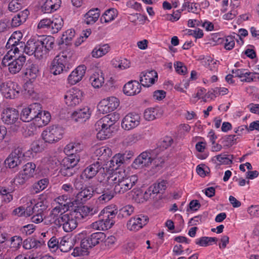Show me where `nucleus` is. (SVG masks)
I'll list each match as a JSON object with an SVG mask.
<instances>
[{"label": "nucleus", "mask_w": 259, "mask_h": 259, "mask_svg": "<svg viewBox=\"0 0 259 259\" xmlns=\"http://www.w3.org/2000/svg\"><path fill=\"white\" fill-rule=\"evenodd\" d=\"M138 180L136 175L126 177L124 170L117 169L107 175L105 183L109 186H114L115 193L123 194L132 188Z\"/></svg>", "instance_id": "f257e3e1"}, {"label": "nucleus", "mask_w": 259, "mask_h": 259, "mask_svg": "<svg viewBox=\"0 0 259 259\" xmlns=\"http://www.w3.org/2000/svg\"><path fill=\"white\" fill-rule=\"evenodd\" d=\"M72 55L71 53L64 51L56 56L51 62V72L56 75L67 72L73 66Z\"/></svg>", "instance_id": "f03ea898"}, {"label": "nucleus", "mask_w": 259, "mask_h": 259, "mask_svg": "<svg viewBox=\"0 0 259 259\" xmlns=\"http://www.w3.org/2000/svg\"><path fill=\"white\" fill-rule=\"evenodd\" d=\"M118 118V115L110 114L98 120L95 125L98 132L97 138L100 140H104L110 138L111 136L110 127Z\"/></svg>", "instance_id": "7ed1b4c3"}, {"label": "nucleus", "mask_w": 259, "mask_h": 259, "mask_svg": "<svg viewBox=\"0 0 259 259\" xmlns=\"http://www.w3.org/2000/svg\"><path fill=\"white\" fill-rule=\"evenodd\" d=\"M117 212L116 209L113 210L110 206L105 207L100 213L103 215V219L93 223L91 227L97 230H106L111 228L114 223L113 219Z\"/></svg>", "instance_id": "20e7f679"}, {"label": "nucleus", "mask_w": 259, "mask_h": 259, "mask_svg": "<svg viewBox=\"0 0 259 259\" xmlns=\"http://www.w3.org/2000/svg\"><path fill=\"white\" fill-rule=\"evenodd\" d=\"M63 128L58 125H53L47 127L41 134L45 143L54 144L62 139L64 135Z\"/></svg>", "instance_id": "39448f33"}, {"label": "nucleus", "mask_w": 259, "mask_h": 259, "mask_svg": "<svg viewBox=\"0 0 259 259\" xmlns=\"http://www.w3.org/2000/svg\"><path fill=\"white\" fill-rule=\"evenodd\" d=\"M13 54L7 53L3 58L2 64L4 66H8L10 72L12 74L18 73L22 69L26 61L24 56H20L13 59Z\"/></svg>", "instance_id": "423d86ee"}, {"label": "nucleus", "mask_w": 259, "mask_h": 259, "mask_svg": "<svg viewBox=\"0 0 259 259\" xmlns=\"http://www.w3.org/2000/svg\"><path fill=\"white\" fill-rule=\"evenodd\" d=\"M157 150H147L141 153L133 161L132 167L134 169H141L149 166L156 157Z\"/></svg>", "instance_id": "0eeeda50"}, {"label": "nucleus", "mask_w": 259, "mask_h": 259, "mask_svg": "<svg viewBox=\"0 0 259 259\" xmlns=\"http://www.w3.org/2000/svg\"><path fill=\"white\" fill-rule=\"evenodd\" d=\"M20 90L18 83L11 81L3 82L0 79V92L6 98L14 99L19 95Z\"/></svg>", "instance_id": "6e6552de"}, {"label": "nucleus", "mask_w": 259, "mask_h": 259, "mask_svg": "<svg viewBox=\"0 0 259 259\" xmlns=\"http://www.w3.org/2000/svg\"><path fill=\"white\" fill-rule=\"evenodd\" d=\"M96 191L97 193L101 194L98 198V202L100 203H105L110 201L115 193L112 190V186L108 185L105 183V180L103 182H100L97 185Z\"/></svg>", "instance_id": "1a4fd4ad"}, {"label": "nucleus", "mask_w": 259, "mask_h": 259, "mask_svg": "<svg viewBox=\"0 0 259 259\" xmlns=\"http://www.w3.org/2000/svg\"><path fill=\"white\" fill-rule=\"evenodd\" d=\"M24 157L23 149L18 147L9 154L5 161V164L9 168H16L22 163Z\"/></svg>", "instance_id": "9d476101"}, {"label": "nucleus", "mask_w": 259, "mask_h": 259, "mask_svg": "<svg viewBox=\"0 0 259 259\" xmlns=\"http://www.w3.org/2000/svg\"><path fill=\"white\" fill-rule=\"evenodd\" d=\"M41 109V106L39 103L32 104L22 109L20 114V118L24 122L33 121V124L35 118L38 116L39 111H40Z\"/></svg>", "instance_id": "9b49d317"}, {"label": "nucleus", "mask_w": 259, "mask_h": 259, "mask_svg": "<svg viewBox=\"0 0 259 259\" xmlns=\"http://www.w3.org/2000/svg\"><path fill=\"white\" fill-rule=\"evenodd\" d=\"M82 97V92L77 88H73L66 92L64 99L67 106L74 107L81 103Z\"/></svg>", "instance_id": "f8f14e48"}, {"label": "nucleus", "mask_w": 259, "mask_h": 259, "mask_svg": "<svg viewBox=\"0 0 259 259\" xmlns=\"http://www.w3.org/2000/svg\"><path fill=\"white\" fill-rule=\"evenodd\" d=\"M119 105V100L115 97H109L101 101L99 110L103 114L113 111Z\"/></svg>", "instance_id": "ddd939ff"}, {"label": "nucleus", "mask_w": 259, "mask_h": 259, "mask_svg": "<svg viewBox=\"0 0 259 259\" xmlns=\"http://www.w3.org/2000/svg\"><path fill=\"white\" fill-rule=\"evenodd\" d=\"M140 114L136 112H131L123 118L121 126L125 130H131L138 126L141 122Z\"/></svg>", "instance_id": "4468645a"}, {"label": "nucleus", "mask_w": 259, "mask_h": 259, "mask_svg": "<svg viewBox=\"0 0 259 259\" xmlns=\"http://www.w3.org/2000/svg\"><path fill=\"white\" fill-rule=\"evenodd\" d=\"M67 211L63 208L55 206L51 210L46 219L50 224L60 227L64 215L67 214L65 212Z\"/></svg>", "instance_id": "2eb2a0df"}, {"label": "nucleus", "mask_w": 259, "mask_h": 259, "mask_svg": "<svg viewBox=\"0 0 259 259\" xmlns=\"http://www.w3.org/2000/svg\"><path fill=\"white\" fill-rule=\"evenodd\" d=\"M149 221L147 215L139 214L132 218L127 223V227L131 231H138L145 226Z\"/></svg>", "instance_id": "dca6fc26"}, {"label": "nucleus", "mask_w": 259, "mask_h": 259, "mask_svg": "<svg viewBox=\"0 0 259 259\" xmlns=\"http://www.w3.org/2000/svg\"><path fill=\"white\" fill-rule=\"evenodd\" d=\"M104 237L105 234L102 232L93 233L88 237L82 239L81 245L84 247V249H88L99 244L100 241Z\"/></svg>", "instance_id": "f3484780"}, {"label": "nucleus", "mask_w": 259, "mask_h": 259, "mask_svg": "<svg viewBox=\"0 0 259 259\" xmlns=\"http://www.w3.org/2000/svg\"><path fill=\"white\" fill-rule=\"evenodd\" d=\"M19 112L15 108H7L2 114L3 122L7 125L14 124L18 119Z\"/></svg>", "instance_id": "a211bd4d"}, {"label": "nucleus", "mask_w": 259, "mask_h": 259, "mask_svg": "<svg viewBox=\"0 0 259 259\" xmlns=\"http://www.w3.org/2000/svg\"><path fill=\"white\" fill-rule=\"evenodd\" d=\"M140 78L141 85L145 87H149L157 80L158 75L155 71L150 70L142 72L140 74Z\"/></svg>", "instance_id": "6ab92c4d"}, {"label": "nucleus", "mask_w": 259, "mask_h": 259, "mask_svg": "<svg viewBox=\"0 0 259 259\" xmlns=\"http://www.w3.org/2000/svg\"><path fill=\"white\" fill-rule=\"evenodd\" d=\"M86 69V67L83 65L77 67L68 76V83L74 85L80 81L85 74Z\"/></svg>", "instance_id": "aec40b11"}, {"label": "nucleus", "mask_w": 259, "mask_h": 259, "mask_svg": "<svg viewBox=\"0 0 259 259\" xmlns=\"http://www.w3.org/2000/svg\"><path fill=\"white\" fill-rule=\"evenodd\" d=\"M76 218L73 214L67 213L64 215L61 222L63 230L66 232H70L74 230L77 226Z\"/></svg>", "instance_id": "412c9836"}, {"label": "nucleus", "mask_w": 259, "mask_h": 259, "mask_svg": "<svg viewBox=\"0 0 259 259\" xmlns=\"http://www.w3.org/2000/svg\"><path fill=\"white\" fill-rule=\"evenodd\" d=\"M41 202H37L32 205L31 207V221L35 224L41 223L43 221L44 207Z\"/></svg>", "instance_id": "4be33fe9"}, {"label": "nucleus", "mask_w": 259, "mask_h": 259, "mask_svg": "<svg viewBox=\"0 0 259 259\" xmlns=\"http://www.w3.org/2000/svg\"><path fill=\"white\" fill-rule=\"evenodd\" d=\"M102 167V163L97 161L88 166L82 172V176L87 179H91L96 176Z\"/></svg>", "instance_id": "5701e85b"}, {"label": "nucleus", "mask_w": 259, "mask_h": 259, "mask_svg": "<svg viewBox=\"0 0 259 259\" xmlns=\"http://www.w3.org/2000/svg\"><path fill=\"white\" fill-rule=\"evenodd\" d=\"M91 111L88 107L74 111L72 114V119L75 122L82 123L89 119Z\"/></svg>", "instance_id": "b1692460"}, {"label": "nucleus", "mask_w": 259, "mask_h": 259, "mask_svg": "<svg viewBox=\"0 0 259 259\" xmlns=\"http://www.w3.org/2000/svg\"><path fill=\"white\" fill-rule=\"evenodd\" d=\"M141 85L137 80H131L123 87V93L127 96H134L140 93Z\"/></svg>", "instance_id": "393cba45"}, {"label": "nucleus", "mask_w": 259, "mask_h": 259, "mask_svg": "<svg viewBox=\"0 0 259 259\" xmlns=\"http://www.w3.org/2000/svg\"><path fill=\"white\" fill-rule=\"evenodd\" d=\"M98 209L83 205L78 207L74 211L75 217L79 219H83L87 216H92L98 212Z\"/></svg>", "instance_id": "a878e982"}, {"label": "nucleus", "mask_w": 259, "mask_h": 259, "mask_svg": "<svg viewBox=\"0 0 259 259\" xmlns=\"http://www.w3.org/2000/svg\"><path fill=\"white\" fill-rule=\"evenodd\" d=\"M100 16V10L99 9H92L84 15L83 22L87 25H93L98 21Z\"/></svg>", "instance_id": "bb28decb"}, {"label": "nucleus", "mask_w": 259, "mask_h": 259, "mask_svg": "<svg viewBox=\"0 0 259 259\" xmlns=\"http://www.w3.org/2000/svg\"><path fill=\"white\" fill-rule=\"evenodd\" d=\"M95 156L98 157L99 162L106 161L112 155V151L110 148L106 146H102L96 148L94 152Z\"/></svg>", "instance_id": "cd10ccee"}, {"label": "nucleus", "mask_w": 259, "mask_h": 259, "mask_svg": "<svg viewBox=\"0 0 259 259\" xmlns=\"http://www.w3.org/2000/svg\"><path fill=\"white\" fill-rule=\"evenodd\" d=\"M55 201L57 203V207L63 208L64 209L69 210L70 208L74 205L73 202L71 201L70 195L63 194L57 197Z\"/></svg>", "instance_id": "c85d7f7f"}, {"label": "nucleus", "mask_w": 259, "mask_h": 259, "mask_svg": "<svg viewBox=\"0 0 259 259\" xmlns=\"http://www.w3.org/2000/svg\"><path fill=\"white\" fill-rule=\"evenodd\" d=\"M29 15V11L27 9L17 13L12 19L11 25L13 27L19 26L24 23Z\"/></svg>", "instance_id": "c756f323"}, {"label": "nucleus", "mask_w": 259, "mask_h": 259, "mask_svg": "<svg viewBox=\"0 0 259 259\" xmlns=\"http://www.w3.org/2000/svg\"><path fill=\"white\" fill-rule=\"evenodd\" d=\"M61 0H46L42 6V11L46 13H50L58 10L61 5Z\"/></svg>", "instance_id": "7c9ffc66"}, {"label": "nucleus", "mask_w": 259, "mask_h": 259, "mask_svg": "<svg viewBox=\"0 0 259 259\" xmlns=\"http://www.w3.org/2000/svg\"><path fill=\"white\" fill-rule=\"evenodd\" d=\"M167 182L165 180H158L155 183L150 186L146 193H149L150 195L153 194H157L164 191L166 188Z\"/></svg>", "instance_id": "2f4dec72"}, {"label": "nucleus", "mask_w": 259, "mask_h": 259, "mask_svg": "<svg viewBox=\"0 0 259 259\" xmlns=\"http://www.w3.org/2000/svg\"><path fill=\"white\" fill-rule=\"evenodd\" d=\"M110 50V47L107 44H100L96 46L92 52L94 58H99L106 55Z\"/></svg>", "instance_id": "473e14b6"}, {"label": "nucleus", "mask_w": 259, "mask_h": 259, "mask_svg": "<svg viewBox=\"0 0 259 259\" xmlns=\"http://www.w3.org/2000/svg\"><path fill=\"white\" fill-rule=\"evenodd\" d=\"M30 205H28L26 208L23 206H19L13 210L12 214L19 217H28L30 216L31 213V207L33 205L32 200H29Z\"/></svg>", "instance_id": "72a5a7b5"}, {"label": "nucleus", "mask_w": 259, "mask_h": 259, "mask_svg": "<svg viewBox=\"0 0 259 259\" xmlns=\"http://www.w3.org/2000/svg\"><path fill=\"white\" fill-rule=\"evenodd\" d=\"M92 85L95 88L101 87L104 83V77L101 71L93 73L90 78Z\"/></svg>", "instance_id": "f704fd0d"}, {"label": "nucleus", "mask_w": 259, "mask_h": 259, "mask_svg": "<svg viewBox=\"0 0 259 259\" xmlns=\"http://www.w3.org/2000/svg\"><path fill=\"white\" fill-rule=\"evenodd\" d=\"M45 244L42 240H37L35 238H28L23 242V247L25 249L37 248Z\"/></svg>", "instance_id": "c9c22d12"}, {"label": "nucleus", "mask_w": 259, "mask_h": 259, "mask_svg": "<svg viewBox=\"0 0 259 259\" xmlns=\"http://www.w3.org/2000/svg\"><path fill=\"white\" fill-rule=\"evenodd\" d=\"M112 65L115 68L120 70H124L128 68L131 66V62L126 58L117 57L112 60Z\"/></svg>", "instance_id": "e433bc0d"}, {"label": "nucleus", "mask_w": 259, "mask_h": 259, "mask_svg": "<svg viewBox=\"0 0 259 259\" xmlns=\"http://www.w3.org/2000/svg\"><path fill=\"white\" fill-rule=\"evenodd\" d=\"M50 31L52 33H57L63 25V19L59 16H56L51 19Z\"/></svg>", "instance_id": "4c0bfd02"}, {"label": "nucleus", "mask_w": 259, "mask_h": 259, "mask_svg": "<svg viewBox=\"0 0 259 259\" xmlns=\"http://www.w3.org/2000/svg\"><path fill=\"white\" fill-rule=\"evenodd\" d=\"M79 160V157L78 155H71L64 158L62 162L61 165L64 167L74 168L77 165Z\"/></svg>", "instance_id": "58836bf2"}, {"label": "nucleus", "mask_w": 259, "mask_h": 259, "mask_svg": "<svg viewBox=\"0 0 259 259\" xmlns=\"http://www.w3.org/2000/svg\"><path fill=\"white\" fill-rule=\"evenodd\" d=\"M93 194V189L90 187H87L78 192L76 197L77 200L84 202L92 197Z\"/></svg>", "instance_id": "ea45409f"}, {"label": "nucleus", "mask_w": 259, "mask_h": 259, "mask_svg": "<svg viewBox=\"0 0 259 259\" xmlns=\"http://www.w3.org/2000/svg\"><path fill=\"white\" fill-rule=\"evenodd\" d=\"M81 148L79 143H70L64 148V151L68 156L76 155V153L81 151Z\"/></svg>", "instance_id": "a19ab883"}, {"label": "nucleus", "mask_w": 259, "mask_h": 259, "mask_svg": "<svg viewBox=\"0 0 259 259\" xmlns=\"http://www.w3.org/2000/svg\"><path fill=\"white\" fill-rule=\"evenodd\" d=\"M117 16V12L115 9H109L102 15L100 21L101 23H109L115 19Z\"/></svg>", "instance_id": "79ce46f5"}, {"label": "nucleus", "mask_w": 259, "mask_h": 259, "mask_svg": "<svg viewBox=\"0 0 259 259\" xmlns=\"http://www.w3.org/2000/svg\"><path fill=\"white\" fill-rule=\"evenodd\" d=\"M18 45H19L21 47V45L19 44V42L11 36L6 46L7 49H10L7 53H10V54H16L19 51L18 48L17 47Z\"/></svg>", "instance_id": "37998d69"}, {"label": "nucleus", "mask_w": 259, "mask_h": 259, "mask_svg": "<svg viewBox=\"0 0 259 259\" xmlns=\"http://www.w3.org/2000/svg\"><path fill=\"white\" fill-rule=\"evenodd\" d=\"M36 165L34 163L28 162L23 167V170L21 171L25 177L29 179L33 177L35 174Z\"/></svg>", "instance_id": "c03bdc74"}, {"label": "nucleus", "mask_w": 259, "mask_h": 259, "mask_svg": "<svg viewBox=\"0 0 259 259\" xmlns=\"http://www.w3.org/2000/svg\"><path fill=\"white\" fill-rule=\"evenodd\" d=\"M41 46L44 48L47 53L53 48L54 45V38L51 36H48L40 39H38Z\"/></svg>", "instance_id": "a18cd8bd"}, {"label": "nucleus", "mask_w": 259, "mask_h": 259, "mask_svg": "<svg viewBox=\"0 0 259 259\" xmlns=\"http://www.w3.org/2000/svg\"><path fill=\"white\" fill-rule=\"evenodd\" d=\"M218 239L215 237H202L195 239V243L200 246H207L212 242H216Z\"/></svg>", "instance_id": "49530a36"}, {"label": "nucleus", "mask_w": 259, "mask_h": 259, "mask_svg": "<svg viewBox=\"0 0 259 259\" xmlns=\"http://www.w3.org/2000/svg\"><path fill=\"white\" fill-rule=\"evenodd\" d=\"M38 73V69L37 67L34 64H31L27 68L25 75L30 81H31L36 78Z\"/></svg>", "instance_id": "de8ad7c7"}, {"label": "nucleus", "mask_w": 259, "mask_h": 259, "mask_svg": "<svg viewBox=\"0 0 259 259\" xmlns=\"http://www.w3.org/2000/svg\"><path fill=\"white\" fill-rule=\"evenodd\" d=\"M49 184V180L47 178L42 179L38 181L33 185L34 192L38 193L44 190Z\"/></svg>", "instance_id": "09e8293b"}, {"label": "nucleus", "mask_w": 259, "mask_h": 259, "mask_svg": "<svg viewBox=\"0 0 259 259\" xmlns=\"http://www.w3.org/2000/svg\"><path fill=\"white\" fill-rule=\"evenodd\" d=\"M36 40H37L34 39L28 40L26 44L25 45L23 51L29 56L34 55L36 49L35 46Z\"/></svg>", "instance_id": "8fccbe9b"}, {"label": "nucleus", "mask_w": 259, "mask_h": 259, "mask_svg": "<svg viewBox=\"0 0 259 259\" xmlns=\"http://www.w3.org/2000/svg\"><path fill=\"white\" fill-rule=\"evenodd\" d=\"M158 115L157 108H150L146 109L144 113V118L146 120L151 121L155 119Z\"/></svg>", "instance_id": "3c124183"}, {"label": "nucleus", "mask_w": 259, "mask_h": 259, "mask_svg": "<svg viewBox=\"0 0 259 259\" xmlns=\"http://www.w3.org/2000/svg\"><path fill=\"white\" fill-rule=\"evenodd\" d=\"M154 150H157V154L156 157L153 160L152 163L156 170H158L163 167L164 163V158L160 155L159 148H155Z\"/></svg>", "instance_id": "603ef678"}, {"label": "nucleus", "mask_w": 259, "mask_h": 259, "mask_svg": "<svg viewBox=\"0 0 259 259\" xmlns=\"http://www.w3.org/2000/svg\"><path fill=\"white\" fill-rule=\"evenodd\" d=\"M44 161L52 169L55 168L60 164V161L56 156H50L45 157Z\"/></svg>", "instance_id": "864d4df0"}, {"label": "nucleus", "mask_w": 259, "mask_h": 259, "mask_svg": "<svg viewBox=\"0 0 259 259\" xmlns=\"http://www.w3.org/2000/svg\"><path fill=\"white\" fill-rule=\"evenodd\" d=\"M40 42L37 39L36 41V49L34 55L37 59H41L44 56H46L48 53L46 51L44 48L41 46Z\"/></svg>", "instance_id": "5fc2aeb1"}, {"label": "nucleus", "mask_w": 259, "mask_h": 259, "mask_svg": "<svg viewBox=\"0 0 259 259\" xmlns=\"http://www.w3.org/2000/svg\"><path fill=\"white\" fill-rule=\"evenodd\" d=\"M239 138L235 135H227L222 138V142L225 146L230 147L235 144Z\"/></svg>", "instance_id": "6e6d98bb"}, {"label": "nucleus", "mask_w": 259, "mask_h": 259, "mask_svg": "<svg viewBox=\"0 0 259 259\" xmlns=\"http://www.w3.org/2000/svg\"><path fill=\"white\" fill-rule=\"evenodd\" d=\"M173 142V139L171 137L166 136L164 137L162 141L159 143V147H157V148L159 149V151L160 150H163L164 149H166L170 147Z\"/></svg>", "instance_id": "4d7b16f0"}, {"label": "nucleus", "mask_w": 259, "mask_h": 259, "mask_svg": "<svg viewBox=\"0 0 259 259\" xmlns=\"http://www.w3.org/2000/svg\"><path fill=\"white\" fill-rule=\"evenodd\" d=\"M233 156L232 155H227L220 154L217 156V160L224 164H230L232 162Z\"/></svg>", "instance_id": "13d9d810"}, {"label": "nucleus", "mask_w": 259, "mask_h": 259, "mask_svg": "<svg viewBox=\"0 0 259 259\" xmlns=\"http://www.w3.org/2000/svg\"><path fill=\"white\" fill-rule=\"evenodd\" d=\"M10 241L11 247L17 249L22 243V238L19 236H14L11 238Z\"/></svg>", "instance_id": "bf43d9fd"}, {"label": "nucleus", "mask_w": 259, "mask_h": 259, "mask_svg": "<svg viewBox=\"0 0 259 259\" xmlns=\"http://www.w3.org/2000/svg\"><path fill=\"white\" fill-rule=\"evenodd\" d=\"M22 7L21 3L18 0H13L9 3L8 10L12 12H16L20 10Z\"/></svg>", "instance_id": "052dcab7"}, {"label": "nucleus", "mask_w": 259, "mask_h": 259, "mask_svg": "<svg viewBox=\"0 0 259 259\" xmlns=\"http://www.w3.org/2000/svg\"><path fill=\"white\" fill-rule=\"evenodd\" d=\"M35 227L33 224H28L22 227L20 229V232L24 235H29L33 233Z\"/></svg>", "instance_id": "680f3d73"}, {"label": "nucleus", "mask_w": 259, "mask_h": 259, "mask_svg": "<svg viewBox=\"0 0 259 259\" xmlns=\"http://www.w3.org/2000/svg\"><path fill=\"white\" fill-rule=\"evenodd\" d=\"M235 44L234 37L227 36L225 39L224 48L227 50H231L234 47Z\"/></svg>", "instance_id": "e2e57ef3"}, {"label": "nucleus", "mask_w": 259, "mask_h": 259, "mask_svg": "<svg viewBox=\"0 0 259 259\" xmlns=\"http://www.w3.org/2000/svg\"><path fill=\"white\" fill-rule=\"evenodd\" d=\"M59 238L56 237H52L48 242V245L49 248L52 251H55L58 248L59 245Z\"/></svg>", "instance_id": "0e129e2a"}, {"label": "nucleus", "mask_w": 259, "mask_h": 259, "mask_svg": "<svg viewBox=\"0 0 259 259\" xmlns=\"http://www.w3.org/2000/svg\"><path fill=\"white\" fill-rule=\"evenodd\" d=\"M174 67L176 72L180 74L184 75L187 72V67L181 62H177L175 63Z\"/></svg>", "instance_id": "69168bd1"}, {"label": "nucleus", "mask_w": 259, "mask_h": 259, "mask_svg": "<svg viewBox=\"0 0 259 259\" xmlns=\"http://www.w3.org/2000/svg\"><path fill=\"white\" fill-rule=\"evenodd\" d=\"M134 210V207L132 205H126L120 209V213L123 217H127L131 215Z\"/></svg>", "instance_id": "338daca9"}, {"label": "nucleus", "mask_w": 259, "mask_h": 259, "mask_svg": "<svg viewBox=\"0 0 259 259\" xmlns=\"http://www.w3.org/2000/svg\"><path fill=\"white\" fill-rule=\"evenodd\" d=\"M247 212L252 217H259V205L250 206Z\"/></svg>", "instance_id": "774afa93"}]
</instances>
